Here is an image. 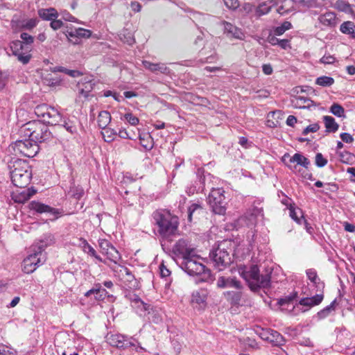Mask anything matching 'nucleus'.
<instances>
[{"mask_svg": "<svg viewBox=\"0 0 355 355\" xmlns=\"http://www.w3.org/2000/svg\"><path fill=\"white\" fill-rule=\"evenodd\" d=\"M46 259V254H40L31 247V253L22 262L21 267L23 272L27 274L33 272L38 267L45 263Z\"/></svg>", "mask_w": 355, "mask_h": 355, "instance_id": "nucleus-11", "label": "nucleus"}, {"mask_svg": "<svg viewBox=\"0 0 355 355\" xmlns=\"http://www.w3.org/2000/svg\"><path fill=\"white\" fill-rule=\"evenodd\" d=\"M334 6L338 10L350 14L355 17V12L352 6L345 0H337Z\"/></svg>", "mask_w": 355, "mask_h": 355, "instance_id": "nucleus-34", "label": "nucleus"}, {"mask_svg": "<svg viewBox=\"0 0 355 355\" xmlns=\"http://www.w3.org/2000/svg\"><path fill=\"white\" fill-rule=\"evenodd\" d=\"M69 41L73 44H78L80 42L82 39H87L90 37L92 31L83 28H67L63 32Z\"/></svg>", "mask_w": 355, "mask_h": 355, "instance_id": "nucleus-15", "label": "nucleus"}, {"mask_svg": "<svg viewBox=\"0 0 355 355\" xmlns=\"http://www.w3.org/2000/svg\"><path fill=\"white\" fill-rule=\"evenodd\" d=\"M319 23L324 27H334L336 25V16L333 12H326L318 19Z\"/></svg>", "mask_w": 355, "mask_h": 355, "instance_id": "nucleus-26", "label": "nucleus"}, {"mask_svg": "<svg viewBox=\"0 0 355 355\" xmlns=\"http://www.w3.org/2000/svg\"><path fill=\"white\" fill-rule=\"evenodd\" d=\"M223 1L229 9L235 10L239 6V1L238 0H223Z\"/></svg>", "mask_w": 355, "mask_h": 355, "instance_id": "nucleus-58", "label": "nucleus"}, {"mask_svg": "<svg viewBox=\"0 0 355 355\" xmlns=\"http://www.w3.org/2000/svg\"><path fill=\"white\" fill-rule=\"evenodd\" d=\"M292 28V24L290 21H285L280 26H277L274 29V34L275 35H282L286 31L291 29Z\"/></svg>", "mask_w": 355, "mask_h": 355, "instance_id": "nucleus-51", "label": "nucleus"}, {"mask_svg": "<svg viewBox=\"0 0 355 355\" xmlns=\"http://www.w3.org/2000/svg\"><path fill=\"white\" fill-rule=\"evenodd\" d=\"M330 112L337 117L345 118V109L338 103H333L330 107Z\"/></svg>", "mask_w": 355, "mask_h": 355, "instance_id": "nucleus-48", "label": "nucleus"}, {"mask_svg": "<svg viewBox=\"0 0 355 355\" xmlns=\"http://www.w3.org/2000/svg\"><path fill=\"white\" fill-rule=\"evenodd\" d=\"M308 279L315 285L318 288H324V283L320 282V279L318 278L317 272L313 268L308 269L306 271Z\"/></svg>", "mask_w": 355, "mask_h": 355, "instance_id": "nucleus-39", "label": "nucleus"}, {"mask_svg": "<svg viewBox=\"0 0 355 355\" xmlns=\"http://www.w3.org/2000/svg\"><path fill=\"white\" fill-rule=\"evenodd\" d=\"M268 42L272 46L278 45L283 49H287L289 46V40L286 39L280 40L275 37V35H269L268 37Z\"/></svg>", "mask_w": 355, "mask_h": 355, "instance_id": "nucleus-41", "label": "nucleus"}, {"mask_svg": "<svg viewBox=\"0 0 355 355\" xmlns=\"http://www.w3.org/2000/svg\"><path fill=\"white\" fill-rule=\"evenodd\" d=\"M111 115L108 111H101L98 115V125L101 129H105L111 121Z\"/></svg>", "mask_w": 355, "mask_h": 355, "instance_id": "nucleus-35", "label": "nucleus"}, {"mask_svg": "<svg viewBox=\"0 0 355 355\" xmlns=\"http://www.w3.org/2000/svg\"><path fill=\"white\" fill-rule=\"evenodd\" d=\"M63 123L61 125L64 129L71 135L78 133L77 127L75 123L69 119H62Z\"/></svg>", "mask_w": 355, "mask_h": 355, "instance_id": "nucleus-47", "label": "nucleus"}, {"mask_svg": "<svg viewBox=\"0 0 355 355\" xmlns=\"http://www.w3.org/2000/svg\"><path fill=\"white\" fill-rule=\"evenodd\" d=\"M95 85L94 80L90 77H85L78 83L79 94L87 98Z\"/></svg>", "mask_w": 355, "mask_h": 355, "instance_id": "nucleus-20", "label": "nucleus"}, {"mask_svg": "<svg viewBox=\"0 0 355 355\" xmlns=\"http://www.w3.org/2000/svg\"><path fill=\"white\" fill-rule=\"evenodd\" d=\"M37 191L33 187L24 189L21 192L14 193L12 199L15 202L24 203L28 201L36 193Z\"/></svg>", "mask_w": 355, "mask_h": 355, "instance_id": "nucleus-24", "label": "nucleus"}, {"mask_svg": "<svg viewBox=\"0 0 355 355\" xmlns=\"http://www.w3.org/2000/svg\"><path fill=\"white\" fill-rule=\"evenodd\" d=\"M102 130V135L105 142L110 143L114 141L116 135V132L114 130L107 127Z\"/></svg>", "mask_w": 355, "mask_h": 355, "instance_id": "nucleus-46", "label": "nucleus"}, {"mask_svg": "<svg viewBox=\"0 0 355 355\" xmlns=\"http://www.w3.org/2000/svg\"><path fill=\"white\" fill-rule=\"evenodd\" d=\"M207 298V291L206 290H198L192 293L191 302L193 304H198L200 307L205 306Z\"/></svg>", "mask_w": 355, "mask_h": 355, "instance_id": "nucleus-30", "label": "nucleus"}, {"mask_svg": "<svg viewBox=\"0 0 355 355\" xmlns=\"http://www.w3.org/2000/svg\"><path fill=\"white\" fill-rule=\"evenodd\" d=\"M28 209L33 214H45L49 216L51 220H55L62 215V210L52 207L40 201L33 200L28 204Z\"/></svg>", "mask_w": 355, "mask_h": 355, "instance_id": "nucleus-13", "label": "nucleus"}, {"mask_svg": "<svg viewBox=\"0 0 355 355\" xmlns=\"http://www.w3.org/2000/svg\"><path fill=\"white\" fill-rule=\"evenodd\" d=\"M123 117L132 125H136L139 122V119L132 113H126L124 114Z\"/></svg>", "mask_w": 355, "mask_h": 355, "instance_id": "nucleus-57", "label": "nucleus"}, {"mask_svg": "<svg viewBox=\"0 0 355 355\" xmlns=\"http://www.w3.org/2000/svg\"><path fill=\"white\" fill-rule=\"evenodd\" d=\"M340 137L342 139L343 141L347 143V144H351L354 141L353 137L347 133V132H343L340 135Z\"/></svg>", "mask_w": 355, "mask_h": 355, "instance_id": "nucleus-62", "label": "nucleus"}, {"mask_svg": "<svg viewBox=\"0 0 355 355\" xmlns=\"http://www.w3.org/2000/svg\"><path fill=\"white\" fill-rule=\"evenodd\" d=\"M322 119L326 128L325 132L327 133H335L338 131L339 125L334 117L331 116H324Z\"/></svg>", "mask_w": 355, "mask_h": 355, "instance_id": "nucleus-33", "label": "nucleus"}, {"mask_svg": "<svg viewBox=\"0 0 355 355\" xmlns=\"http://www.w3.org/2000/svg\"><path fill=\"white\" fill-rule=\"evenodd\" d=\"M25 137L31 138L37 144L52 138V133L46 124L41 121H31L25 123L20 130Z\"/></svg>", "mask_w": 355, "mask_h": 355, "instance_id": "nucleus-6", "label": "nucleus"}, {"mask_svg": "<svg viewBox=\"0 0 355 355\" xmlns=\"http://www.w3.org/2000/svg\"><path fill=\"white\" fill-rule=\"evenodd\" d=\"M92 295H94V299L97 301H103L106 297L110 296L109 293L103 288L102 284L100 283L95 284L92 288L85 293V297H89Z\"/></svg>", "mask_w": 355, "mask_h": 355, "instance_id": "nucleus-19", "label": "nucleus"}, {"mask_svg": "<svg viewBox=\"0 0 355 355\" xmlns=\"http://www.w3.org/2000/svg\"><path fill=\"white\" fill-rule=\"evenodd\" d=\"M224 296L232 306H239L241 305L242 293L241 291H227L224 293Z\"/></svg>", "mask_w": 355, "mask_h": 355, "instance_id": "nucleus-32", "label": "nucleus"}, {"mask_svg": "<svg viewBox=\"0 0 355 355\" xmlns=\"http://www.w3.org/2000/svg\"><path fill=\"white\" fill-rule=\"evenodd\" d=\"M69 194L76 200H80L85 194L83 188L80 185H76L74 182L71 183Z\"/></svg>", "mask_w": 355, "mask_h": 355, "instance_id": "nucleus-40", "label": "nucleus"}, {"mask_svg": "<svg viewBox=\"0 0 355 355\" xmlns=\"http://www.w3.org/2000/svg\"><path fill=\"white\" fill-rule=\"evenodd\" d=\"M62 121L61 114L54 107L51 108L46 112V115L42 119V122L51 125H60Z\"/></svg>", "mask_w": 355, "mask_h": 355, "instance_id": "nucleus-17", "label": "nucleus"}, {"mask_svg": "<svg viewBox=\"0 0 355 355\" xmlns=\"http://www.w3.org/2000/svg\"><path fill=\"white\" fill-rule=\"evenodd\" d=\"M297 102L299 105V107L301 109L310 108L311 106L315 105L312 100L305 96H298Z\"/></svg>", "mask_w": 355, "mask_h": 355, "instance_id": "nucleus-49", "label": "nucleus"}, {"mask_svg": "<svg viewBox=\"0 0 355 355\" xmlns=\"http://www.w3.org/2000/svg\"><path fill=\"white\" fill-rule=\"evenodd\" d=\"M272 329H262L257 328L256 329V334L263 340L268 342L270 340V334Z\"/></svg>", "mask_w": 355, "mask_h": 355, "instance_id": "nucleus-53", "label": "nucleus"}, {"mask_svg": "<svg viewBox=\"0 0 355 355\" xmlns=\"http://www.w3.org/2000/svg\"><path fill=\"white\" fill-rule=\"evenodd\" d=\"M324 295L322 293L316 294L311 297H304L300 300V304L308 307H312L320 304L323 300Z\"/></svg>", "mask_w": 355, "mask_h": 355, "instance_id": "nucleus-29", "label": "nucleus"}, {"mask_svg": "<svg viewBox=\"0 0 355 355\" xmlns=\"http://www.w3.org/2000/svg\"><path fill=\"white\" fill-rule=\"evenodd\" d=\"M63 26V22L61 19H52L51 20L50 26L51 28L54 30L57 31L60 29Z\"/></svg>", "mask_w": 355, "mask_h": 355, "instance_id": "nucleus-60", "label": "nucleus"}, {"mask_svg": "<svg viewBox=\"0 0 355 355\" xmlns=\"http://www.w3.org/2000/svg\"><path fill=\"white\" fill-rule=\"evenodd\" d=\"M340 31L347 35H349L353 39H355V25L354 22L347 21L343 22L340 26Z\"/></svg>", "mask_w": 355, "mask_h": 355, "instance_id": "nucleus-38", "label": "nucleus"}, {"mask_svg": "<svg viewBox=\"0 0 355 355\" xmlns=\"http://www.w3.org/2000/svg\"><path fill=\"white\" fill-rule=\"evenodd\" d=\"M202 207L200 203L193 202L188 207L187 220L189 223L192 222L193 216L202 211Z\"/></svg>", "mask_w": 355, "mask_h": 355, "instance_id": "nucleus-44", "label": "nucleus"}, {"mask_svg": "<svg viewBox=\"0 0 355 355\" xmlns=\"http://www.w3.org/2000/svg\"><path fill=\"white\" fill-rule=\"evenodd\" d=\"M10 178L12 184L19 188H25L31 183L33 173L31 166L23 159H16L9 164Z\"/></svg>", "mask_w": 355, "mask_h": 355, "instance_id": "nucleus-3", "label": "nucleus"}, {"mask_svg": "<svg viewBox=\"0 0 355 355\" xmlns=\"http://www.w3.org/2000/svg\"><path fill=\"white\" fill-rule=\"evenodd\" d=\"M334 83V79L332 77L322 76L316 78L315 84L322 87H330Z\"/></svg>", "mask_w": 355, "mask_h": 355, "instance_id": "nucleus-45", "label": "nucleus"}, {"mask_svg": "<svg viewBox=\"0 0 355 355\" xmlns=\"http://www.w3.org/2000/svg\"><path fill=\"white\" fill-rule=\"evenodd\" d=\"M98 246L102 254L114 263H117L121 259V255L116 248L107 239H99Z\"/></svg>", "mask_w": 355, "mask_h": 355, "instance_id": "nucleus-16", "label": "nucleus"}, {"mask_svg": "<svg viewBox=\"0 0 355 355\" xmlns=\"http://www.w3.org/2000/svg\"><path fill=\"white\" fill-rule=\"evenodd\" d=\"M172 252L175 256H181L183 259L196 254V249L190 242L185 239H179L173 247Z\"/></svg>", "mask_w": 355, "mask_h": 355, "instance_id": "nucleus-14", "label": "nucleus"}, {"mask_svg": "<svg viewBox=\"0 0 355 355\" xmlns=\"http://www.w3.org/2000/svg\"><path fill=\"white\" fill-rule=\"evenodd\" d=\"M106 340L111 346L119 349H126L135 347V351L137 352L144 349L141 346H137L139 343L135 338L123 334H108Z\"/></svg>", "mask_w": 355, "mask_h": 355, "instance_id": "nucleus-8", "label": "nucleus"}, {"mask_svg": "<svg viewBox=\"0 0 355 355\" xmlns=\"http://www.w3.org/2000/svg\"><path fill=\"white\" fill-rule=\"evenodd\" d=\"M119 272L121 279L123 282L125 286L130 289L137 286V280L129 268L122 266Z\"/></svg>", "mask_w": 355, "mask_h": 355, "instance_id": "nucleus-18", "label": "nucleus"}, {"mask_svg": "<svg viewBox=\"0 0 355 355\" xmlns=\"http://www.w3.org/2000/svg\"><path fill=\"white\" fill-rule=\"evenodd\" d=\"M199 256L196 254L186 257L181 263V268L191 276H202L201 281H207L211 277V271L205 266L198 261Z\"/></svg>", "mask_w": 355, "mask_h": 355, "instance_id": "nucleus-7", "label": "nucleus"}, {"mask_svg": "<svg viewBox=\"0 0 355 355\" xmlns=\"http://www.w3.org/2000/svg\"><path fill=\"white\" fill-rule=\"evenodd\" d=\"M78 245L83 250V251L85 253H87L89 256L94 257L98 261L103 262L102 258L99 255L97 254L94 248L88 243V242L87 241L86 239H85L83 238H80L78 239Z\"/></svg>", "mask_w": 355, "mask_h": 355, "instance_id": "nucleus-27", "label": "nucleus"}, {"mask_svg": "<svg viewBox=\"0 0 355 355\" xmlns=\"http://www.w3.org/2000/svg\"><path fill=\"white\" fill-rule=\"evenodd\" d=\"M225 191L222 188L213 189L209 194L207 201L211 211L218 215H224L226 211Z\"/></svg>", "mask_w": 355, "mask_h": 355, "instance_id": "nucleus-9", "label": "nucleus"}, {"mask_svg": "<svg viewBox=\"0 0 355 355\" xmlns=\"http://www.w3.org/2000/svg\"><path fill=\"white\" fill-rule=\"evenodd\" d=\"M336 304V299H335L331 302L329 305L325 306L324 309L318 311L317 313V317L320 320L327 318L331 313V312L334 310L335 305Z\"/></svg>", "mask_w": 355, "mask_h": 355, "instance_id": "nucleus-43", "label": "nucleus"}, {"mask_svg": "<svg viewBox=\"0 0 355 355\" xmlns=\"http://www.w3.org/2000/svg\"><path fill=\"white\" fill-rule=\"evenodd\" d=\"M268 342L274 346L281 347L285 344L286 340L281 334L272 329Z\"/></svg>", "mask_w": 355, "mask_h": 355, "instance_id": "nucleus-37", "label": "nucleus"}, {"mask_svg": "<svg viewBox=\"0 0 355 355\" xmlns=\"http://www.w3.org/2000/svg\"><path fill=\"white\" fill-rule=\"evenodd\" d=\"M320 129V125L318 123H312L307 127H306L303 131L302 134L304 135H308L309 132H316Z\"/></svg>", "mask_w": 355, "mask_h": 355, "instance_id": "nucleus-56", "label": "nucleus"}, {"mask_svg": "<svg viewBox=\"0 0 355 355\" xmlns=\"http://www.w3.org/2000/svg\"><path fill=\"white\" fill-rule=\"evenodd\" d=\"M297 296V293H294L293 295L286 297L285 298H282L279 300V304L280 305H284L292 300H293Z\"/></svg>", "mask_w": 355, "mask_h": 355, "instance_id": "nucleus-63", "label": "nucleus"}, {"mask_svg": "<svg viewBox=\"0 0 355 355\" xmlns=\"http://www.w3.org/2000/svg\"><path fill=\"white\" fill-rule=\"evenodd\" d=\"M0 355H15V352L7 346L0 345Z\"/></svg>", "mask_w": 355, "mask_h": 355, "instance_id": "nucleus-61", "label": "nucleus"}, {"mask_svg": "<svg viewBox=\"0 0 355 355\" xmlns=\"http://www.w3.org/2000/svg\"><path fill=\"white\" fill-rule=\"evenodd\" d=\"M271 6L266 2L261 3L256 9V13L259 16L268 14L271 10Z\"/></svg>", "mask_w": 355, "mask_h": 355, "instance_id": "nucleus-52", "label": "nucleus"}, {"mask_svg": "<svg viewBox=\"0 0 355 355\" xmlns=\"http://www.w3.org/2000/svg\"><path fill=\"white\" fill-rule=\"evenodd\" d=\"M328 161L324 157L322 153H318L315 155V165L319 168H322L327 165Z\"/></svg>", "mask_w": 355, "mask_h": 355, "instance_id": "nucleus-54", "label": "nucleus"}, {"mask_svg": "<svg viewBox=\"0 0 355 355\" xmlns=\"http://www.w3.org/2000/svg\"><path fill=\"white\" fill-rule=\"evenodd\" d=\"M294 5L293 0H278L277 11L282 15L288 14L293 10Z\"/></svg>", "mask_w": 355, "mask_h": 355, "instance_id": "nucleus-31", "label": "nucleus"}, {"mask_svg": "<svg viewBox=\"0 0 355 355\" xmlns=\"http://www.w3.org/2000/svg\"><path fill=\"white\" fill-rule=\"evenodd\" d=\"M282 161L294 173H300L301 169L298 168V165L306 169L311 165L310 160L300 153H296L293 156L286 153L282 157Z\"/></svg>", "mask_w": 355, "mask_h": 355, "instance_id": "nucleus-10", "label": "nucleus"}, {"mask_svg": "<svg viewBox=\"0 0 355 355\" xmlns=\"http://www.w3.org/2000/svg\"><path fill=\"white\" fill-rule=\"evenodd\" d=\"M15 154H19L27 157H33L39 152L38 144L31 138L24 140H17L12 146Z\"/></svg>", "mask_w": 355, "mask_h": 355, "instance_id": "nucleus-12", "label": "nucleus"}, {"mask_svg": "<svg viewBox=\"0 0 355 355\" xmlns=\"http://www.w3.org/2000/svg\"><path fill=\"white\" fill-rule=\"evenodd\" d=\"M39 17L45 21H51L57 19L59 16L58 10L55 8H40L37 10Z\"/></svg>", "mask_w": 355, "mask_h": 355, "instance_id": "nucleus-28", "label": "nucleus"}, {"mask_svg": "<svg viewBox=\"0 0 355 355\" xmlns=\"http://www.w3.org/2000/svg\"><path fill=\"white\" fill-rule=\"evenodd\" d=\"M140 144L146 150H150L153 148V139L148 134L140 135Z\"/></svg>", "mask_w": 355, "mask_h": 355, "instance_id": "nucleus-42", "label": "nucleus"}, {"mask_svg": "<svg viewBox=\"0 0 355 355\" xmlns=\"http://www.w3.org/2000/svg\"><path fill=\"white\" fill-rule=\"evenodd\" d=\"M289 209V215L291 218L295 220L297 224H302V218H304L303 216V211L300 208H295L293 205H290Z\"/></svg>", "mask_w": 355, "mask_h": 355, "instance_id": "nucleus-36", "label": "nucleus"}, {"mask_svg": "<svg viewBox=\"0 0 355 355\" xmlns=\"http://www.w3.org/2000/svg\"><path fill=\"white\" fill-rule=\"evenodd\" d=\"M216 284L217 287L219 288H235L241 289L242 288L241 282L237 280L235 277H219Z\"/></svg>", "mask_w": 355, "mask_h": 355, "instance_id": "nucleus-21", "label": "nucleus"}, {"mask_svg": "<svg viewBox=\"0 0 355 355\" xmlns=\"http://www.w3.org/2000/svg\"><path fill=\"white\" fill-rule=\"evenodd\" d=\"M39 22V20L37 18H31L26 21H24L22 24V28L26 30H31L35 28Z\"/></svg>", "mask_w": 355, "mask_h": 355, "instance_id": "nucleus-55", "label": "nucleus"}, {"mask_svg": "<svg viewBox=\"0 0 355 355\" xmlns=\"http://www.w3.org/2000/svg\"><path fill=\"white\" fill-rule=\"evenodd\" d=\"M222 24L224 33L226 34L227 37L239 40H242L244 37V34L241 29L225 21H223Z\"/></svg>", "mask_w": 355, "mask_h": 355, "instance_id": "nucleus-22", "label": "nucleus"}, {"mask_svg": "<svg viewBox=\"0 0 355 355\" xmlns=\"http://www.w3.org/2000/svg\"><path fill=\"white\" fill-rule=\"evenodd\" d=\"M335 61L336 58L331 55H324L320 60V62L324 64H333Z\"/></svg>", "mask_w": 355, "mask_h": 355, "instance_id": "nucleus-59", "label": "nucleus"}, {"mask_svg": "<svg viewBox=\"0 0 355 355\" xmlns=\"http://www.w3.org/2000/svg\"><path fill=\"white\" fill-rule=\"evenodd\" d=\"M51 108V106L47 105L46 104H41L38 105L35 107L34 112L36 116L40 119V121H42V119L46 115V112Z\"/></svg>", "mask_w": 355, "mask_h": 355, "instance_id": "nucleus-50", "label": "nucleus"}, {"mask_svg": "<svg viewBox=\"0 0 355 355\" xmlns=\"http://www.w3.org/2000/svg\"><path fill=\"white\" fill-rule=\"evenodd\" d=\"M160 275L162 277H166L171 275V271L162 263L159 266Z\"/></svg>", "mask_w": 355, "mask_h": 355, "instance_id": "nucleus-64", "label": "nucleus"}, {"mask_svg": "<svg viewBox=\"0 0 355 355\" xmlns=\"http://www.w3.org/2000/svg\"><path fill=\"white\" fill-rule=\"evenodd\" d=\"M231 241L223 240L220 241L216 246H213L209 252V259L214 268L222 271L232 263L230 253L232 252Z\"/></svg>", "mask_w": 355, "mask_h": 355, "instance_id": "nucleus-4", "label": "nucleus"}, {"mask_svg": "<svg viewBox=\"0 0 355 355\" xmlns=\"http://www.w3.org/2000/svg\"><path fill=\"white\" fill-rule=\"evenodd\" d=\"M272 268H267L260 273L257 265H252L250 268L244 269L241 277L246 280L251 291H258L260 288H267L270 286Z\"/></svg>", "mask_w": 355, "mask_h": 355, "instance_id": "nucleus-2", "label": "nucleus"}, {"mask_svg": "<svg viewBox=\"0 0 355 355\" xmlns=\"http://www.w3.org/2000/svg\"><path fill=\"white\" fill-rule=\"evenodd\" d=\"M52 243H53V236L51 235H45L43 239L32 245L31 248L40 254H46L44 252L45 249Z\"/></svg>", "mask_w": 355, "mask_h": 355, "instance_id": "nucleus-25", "label": "nucleus"}, {"mask_svg": "<svg viewBox=\"0 0 355 355\" xmlns=\"http://www.w3.org/2000/svg\"><path fill=\"white\" fill-rule=\"evenodd\" d=\"M20 38L21 40L12 41L9 44V48L12 54L17 58L19 62L26 64L32 58L31 45L34 42V37L27 33H21Z\"/></svg>", "mask_w": 355, "mask_h": 355, "instance_id": "nucleus-5", "label": "nucleus"}, {"mask_svg": "<svg viewBox=\"0 0 355 355\" xmlns=\"http://www.w3.org/2000/svg\"><path fill=\"white\" fill-rule=\"evenodd\" d=\"M142 64L144 67L151 72H160L163 74H168L170 73V69L164 63H153L148 60H143Z\"/></svg>", "mask_w": 355, "mask_h": 355, "instance_id": "nucleus-23", "label": "nucleus"}, {"mask_svg": "<svg viewBox=\"0 0 355 355\" xmlns=\"http://www.w3.org/2000/svg\"><path fill=\"white\" fill-rule=\"evenodd\" d=\"M157 227L159 235L164 239H169L178 232L179 219L167 209H157L152 214Z\"/></svg>", "mask_w": 355, "mask_h": 355, "instance_id": "nucleus-1", "label": "nucleus"}]
</instances>
